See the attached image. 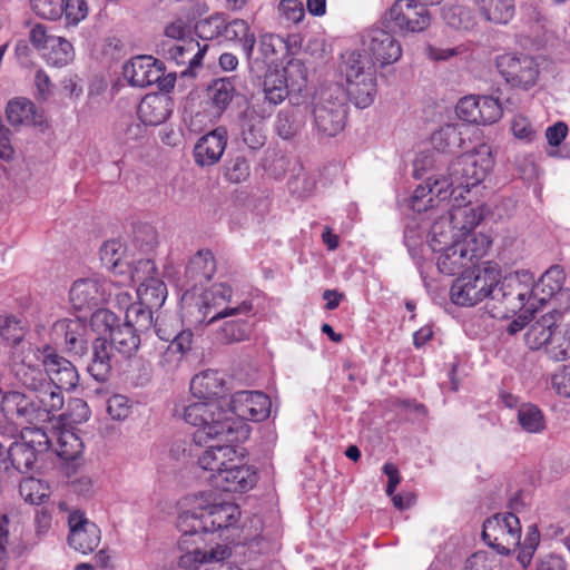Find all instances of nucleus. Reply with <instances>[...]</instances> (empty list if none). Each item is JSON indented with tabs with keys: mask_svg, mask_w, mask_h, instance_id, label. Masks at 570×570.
I'll return each mask as SVG.
<instances>
[{
	"mask_svg": "<svg viewBox=\"0 0 570 570\" xmlns=\"http://www.w3.org/2000/svg\"><path fill=\"white\" fill-rule=\"evenodd\" d=\"M115 301L120 308H125V323L122 325L130 326L132 328L136 320L139 318L140 313H149L153 309L140 301L132 302L131 292L125 288H118L115 293Z\"/></svg>",
	"mask_w": 570,
	"mask_h": 570,
	"instance_id": "nucleus-46",
	"label": "nucleus"
},
{
	"mask_svg": "<svg viewBox=\"0 0 570 570\" xmlns=\"http://www.w3.org/2000/svg\"><path fill=\"white\" fill-rule=\"evenodd\" d=\"M122 73L131 86L144 88L160 81L164 65L151 56H137L125 63Z\"/></svg>",
	"mask_w": 570,
	"mask_h": 570,
	"instance_id": "nucleus-25",
	"label": "nucleus"
},
{
	"mask_svg": "<svg viewBox=\"0 0 570 570\" xmlns=\"http://www.w3.org/2000/svg\"><path fill=\"white\" fill-rule=\"evenodd\" d=\"M551 387L562 397H570V365H563L551 375Z\"/></svg>",
	"mask_w": 570,
	"mask_h": 570,
	"instance_id": "nucleus-64",
	"label": "nucleus"
},
{
	"mask_svg": "<svg viewBox=\"0 0 570 570\" xmlns=\"http://www.w3.org/2000/svg\"><path fill=\"white\" fill-rule=\"evenodd\" d=\"M216 273V261L208 249H200L193 255L185 269L186 282L183 285L185 293L181 297L184 304H189L191 312H195V298L209 285ZM214 283L210 284V286Z\"/></svg>",
	"mask_w": 570,
	"mask_h": 570,
	"instance_id": "nucleus-16",
	"label": "nucleus"
},
{
	"mask_svg": "<svg viewBox=\"0 0 570 570\" xmlns=\"http://www.w3.org/2000/svg\"><path fill=\"white\" fill-rule=\"evenodd\" d=\"M109 340L115 350L126 356L132 355L140 344L139 334H136L132 327L125 325L117 326Z\"/></svg>",
	"mask_w": 570,
	"mask_h": 570,
	"instance_id": "nucleus-47",
	"label": "nucleus"
},
{
	"mask_svg": "<svg viewBox=\"0 0 570 570\" xmlns=\"http://www.w3.org/2000/svg\"><path fill=\"white\" fill-rule=\"evenodd\" d=\"M517 420L522 431L527 433H542L547 428L543 412L532 403H522L518 406Z\"/></svg>",
	"mask_w": 570,
	"mask_h": 570,
	"instance_id": "nucleus-43",
	"label": "nucleus"
},
{
	"mask_svg": "<svg viewBox=\"0 0 570 570\" xmlns=\"http://www.w3.org/2000/svg\"><path fill=\"white\" fill-rule=\"evenodd\" d=\"M500 269L491 263L459 276L450 288L451 302L461 307H473L485 298L492 299L493 286L499 285Z\"/></svg>",
	"mask_w": 570,
	"mask_h": 570,
	"instance_id": "nucleus-12",
	"label": "nucleus"
},
{
	"mask_svg": "<svg viewBox=\"0 0 570 570\" xmlns=\"http://www.w3.org/2000/svg\"><path fill=\"white\" fill-rule=\"evenodd\" d=\"M227 146V130L217 127L203 135L194 147L195 163L202 167L217 164L225 153Z\"/></svg>",
	"mask_w": 570,
	"mask_h": 570,
	"instance_id": "nucleus-27",
	"label": "nucleus"
},
{
	"mask_svg": "<svg viewBox=\"0 0 570 570\" xmlns=\"http://www.w3.org/2000/svg\"><path fill=\"white\" fill-rule=\"evenodd\" d=\"M257 481V469L247 462L246 451L242 449L236 460L218 474H214L213 485L226 492L243 493L252 490Z\"/></svg>",
	"mask_w": 570,
	"mask_h": 570,
	"instance_id": "nucleus-18",
	"label": "nucleus"
},
{
	"mask_svg": "<svg viewBox=\"0 0 570 570\" xmlns=\"http://www.w3.org/2000/svg\"><path fill=\"white\" fill-rule=\"evenodd\" d=\"M43 60L53 67H65L72 62L75 50L69 40L62 37L49 40L48 46L41 51Z\"/></svg>",
	"mask_w": 570,
	"mask_h": 570,
	"instance_id": "nucleus-42",
	"label": "nucleus"
},
{
	"mask_svg": "<svg viewBox=\"0 0 570 570\" xmlns=\"http://www.w3.org/2000/svg\"><path fill=\"white\" fill-rule=\"evenodd\" d=\"M90 325L94 332L97 333L98 337L111 336V332H115L118 324V317L109 309L98 308L90 318Z\"/></svg>",
	"mask_w": 570,
	"mask_h": 570,
	"instance_id": "nucleus-51",
	"label": "nucleus"
},
{
	"mask_svg": "<svg viewBox=\"0 0 570 570\" xmlns=\"http://www.w3.org/2000/svg\"><path fill=\"white\" fill-rule=\"evenodd\" d=\"M500 559L489 551H476L464 563V570H498Z\"/></svg>",
	"mask_w": 570,
	"mask_h": 570,
	"instance_id": "nucleus-59",
	"label": "nucleus"
},
{
	"mask_svg": "<svg viewBox=\"0 0 570 570\" xmlns=\"http://www.w3.org/2000/svg\"><path fill=\"white\" fill-rule=\"evenodd\" d=\"M286 48V41L278 35L265 33L259 37L258 50L264 60L273 59L274 56Z\"/></svg>",
	"mask_w": 570,
	"mask_h": 570,
	"instance_id": "nucleus-60",
	"label": "nucleus"
},
{
	"mask_svg": "<svg viewBox=\"0 0 570 570\" xmlns=\"http://www.w3.org/2000/svg\"><path fill=\"white\" fill-rule=\"evenodd\" d=\"M158 279L155 263L148 258L129 261V267H125V275L115 281L119 288L129 289L131 284H145Z\"/></svg>",
	"mask_w": 570,
	"mask_h": 570,
	"instance_id": "nucleus-34",
	"label": "nucleus"
},
{
	"mask_svg": "<svg viewBox=\"0 0 570 570\" xmlns=\"http://www.w3.org/2000/svg\"><path fill=\"white\" fill-rule=\"evenodd\" d=\"M185 539H178L177 548L180 552L178 567L181 570H242L233 566L228 560L232 549L225 543L215 546L191 544Z\"/></svg>",
	"mask_w": 570,
	"mask_h": 570,
	"instance_id": "nucleus-13",
	"label": "nucleus"
},
{
	"mask_svg": "<svg viewBox=\"0 0 570 570\" xmlns=\"http://www.w3.org/2000/svg\"><path fill=\"white\" fill-rule=\"evenodd\" d=\"M191 314L196 323L204 325L224 320L217 337L224 343H234L246 340L250 333L248 317L253 314V303L238 301L230 284L219 277L195 298Z\"/></svg>",
	"mask_w": 570,
	"mask_h": 570,
	"instance_id": "nucleus-2",
	"label": "nucleus"
},
{
	"mask_svg": "<svg viewBox=\"0 0 570 570\" xmlns=\"http://www.w3.org/2000/svg\"><path fill=\"white\" fill-rule=\"evenodd\" d=\"M100 259L108 269L114 272L116 277L125 275V267H129L126 247L117 239H110L102 244Z\"/></svg>",
	"mask_w": 570,
	"mask_h": 570,
	"instance_id": "nucleus-37",
	"label": "nucleus"
},
{
	"mask_svg": "<svg viewBox=\"0 0 570 570\" xmlns=\"http://www.w3.org/2000/svg\"><path fill=\"white\" fill-rule=\"evenodd\" d=\"M228 415L233 421L261 422L271 414L272 402L269 397L259 391H237L228 403Z\"/></svg>",
	"mask_w": 570,
	"mask_h": 570,
	"instance_id": "nucleus-19",
	"label": "nucleus"
},
{
	"mask_svg": "<svg viewBox=\"0 0 570 570\" xmlns=\"http://www.w3.org/2000/svg\"><path fill=\"white\" fill-rule=\"evenodd\" d=\"M556 323L551 314L542 315L528 328L525 344L533 351L542 348L550 361L566 362L570 360V322Z\"/></svg>",
	"mask_w": 570,
	"mask_h": 570,
	"instance_id": "nucleus-8",
	"label": "nucleus"
},
{
	"mask_svg": "<svg viewBox=\"0 0 570 570\" xmlns=\"http://www.w3.org/2000/svg\"><path fill=\"white\" fill-rule=\"evenodd\" d=\"M63 0H30L32 11L40 18L56 21L62 18Z\"/></svg>",
	"mask_w": 570,
	"mask_h": 570,
	"instance_id": "nucleus-58",
	"label": "nucleus"
},
{
	"mask_svg": "<svg viewBox=\"0 0 570 570\" xmlns=\"http://www.w3.org/2000/svg\"><path fill=\"white\" fill-rule=\"evenodd\" d=\"M484 542L500 554H509L521 543L520 520L513 513H498L483 523Z\"/></svg>",
	"mask_w": 570,
	"mask_h": 570,
	"instance_id": "nucleus-15",
	"label": "nucleus"
},
{
	"mask_svg": "<svg viewBox=\"0 0 570 570\" xmlns=\"http://www.w3.org/2000/svg\"><path fill=\"white\" fill-rule=\"evenodd\" d=\"M48 436L52 441L49 444V449H53L56 454L62 460H75L82 452V442L73 428L62 425L61 423L52 424Z\"/></svg>",
	"mask_w": 570,
	"mask_h": 570,
	"instance_id": "nucleus-30",
	"label": "nucleus"
},
{
	"mask_svg": "<svg viewBox=\"0 0 570 570\" xmlns=\"http://www.w3.org/2000/svg\"><path fill=\"white\" fill-rule=\"evenodd\" d=\"M341 72L346 80V94L361 109L370 107L377 95V78L374 62L360 50L342 55Z\"/></svg>",
	"mask_w": 570,
	"mask_h": 570,
	"instance_id": "nucleus-7",
	"label": "nucleus"
},
{
	"mask_svg": "<svg viewBox=\"0 0 570 570\" xmlns=\"http://www.w3.org/2000/svg\"><path fill=\"white\" fill-rule=\"evenodd\" d=\"M0 410L6 416L16 420L19 424L29 423L33 425L24 426L22 429L20 441H16L9 446V455L7 456L11 461V469L19 472H27L32 469L38 455L49 450V444L52 442L48 436L47 430L43 426H38L37 424L51 422L55 419V413L57 411H53L50 414V417L45 421H27L19 419L17 414H7L1 407Z\"/></svg>",
	"mask_w": 570,
	"mask_h": 570,
	"instance_id": "nucleus-10",
	"label": "nucleus"
},
{
	"mask_svg": "<svg viewBox=\"0 0 570 570\" xmlns=\"http://www.w3.org/2000/svg\"><path fill=\"white\" fill-rule=\"evenodd\" d=\"M207 91L213 108L222 114L232 102L236 89L230 78H219L208 86Z\"/></svg>",
	"mask_w": 570,
	"mask_h": 570,
	"instance_id": "nucleus-44",
	"label": "nucleus"
},
{
	"mask_svg": "<svg viewBox=\"0 0 570 570\" xmlns=\"http://www.w3.org/2000/svg\"><path fill=\"white\" fill-rule=\"evenodd\" d=\"M430 196L424 197L423 200L426 202ZM432 196L434 202L428 203L426 208L421 212L415 210L412 206V200L410 202L412 210L417 214H422L428 209L446 213V215H441L433 222L426 236V245L432 252L444 249L449 245L464 240L466 235L476 234L472 230L482 222L487 214L484 205H473L471 202H455L454 198L439 202L434 195Z\"/></svg>",
	"mask_w": 570,
	"mask_h": 570,
	"instance_id": "nucleus-4",
	"label": "nucleus"
},
{
	"mask_svg": "<svg viewBox=\"0 0 570 570\" xmlns=\"http://www.w3.org/2000/svg\"><path fill=\"white\" fill-rule=\"evenodd\" d=\"M560 278L557 268H549L538 281L531 272L518 271L500 277L499 285L493 286L492 301L501 303L505 314L524 311L532 315L544 305Z\"/></svg>",
	"mask_w": 570,
	"mask_h": 570,
	"instance_id": "nucleus-5",
	"label": "nucleus"
},
{
	"mask_svg": "<svg viewBox=\"0 0 570 570\" xmlns=\"http://www.w3.org/2000/svg\"><path fill=\"white\" fill-rule=\"evenodd\" d=\"M239 442H222L216 445L207 446L197 458V465L209 473L208 480L213 484L214 474H218L226 469L243 448Z\"/></svg>",
	"mask_w": 570,
	"mask_h": 570,
	"instance_id": "nucleus-26",
	"label": "nucleus"
},
{
	"mask_svg": "<svg viewBox=\"0 0 570 570\" xmlns=\"http://www.w3.org/2000/svg\"><path fill=\"white\" fill-rule=\"evenodd\" d=\"M190 392L198 402H219L226 392L225 375L215 370L196 374L190 381Z\"/></svg>",
	"mask_w": 570,
	"mask_h": 570,
	"instance_id": "nucleus-28",
	"label": "nucleus"
},
{
	"mask_svg": "<svg viewBox=\"0 0 570 570\" xmlns=\"http://www.w3.org/2000/svg\"><path fill=\"white\" fill-rule=\"evenodd\" d=\"M363 46L382 68L397 62L403 53L400 41L379 27L367 29L362 37Z\"/></svg>",
	"mask_w": 570,
	"mask_h": 570,
	"instance_id": "nucleus-22",
	"label": "nucleus"
},
{
	"mask_svg": "<svg viewBox=\"0 0 570 570\" xmlns=\"http://www.w3.org/2000/svg\"><path fill=\"white\" fill-rule=\"evenodd\" d=\"M307 116L318 137H335L346 125V94L340 86L328 88L312 106H307Z\"/></svg>",
	"mask_w": 570,
	"mask_h": 570,
	"instance_id": "nucleus-9",
	"label": "nucleus"
},
{
	"mask_svg": "<svg viewBox=\"0 0 570 570\" xmlns=\"http://www.w3.org/2000/svg\"><path fill=\"white\" fill-rule=\"evenodd\" d=\"M552 268H557L560 272L561 278L558 282V286L553 287L551 296L544 299V304H552V311L548 314H551L556 320H558L570 309V288L563 287L566 278L563 271L559 266H553Z\"/></svg>",
	"mask_w": 570,
	"mask_h": 570,
	"instance_id": "nucleus-48",
	"label": "nucleus"
},
{
	"mask_svg": "<svg viewBox=\"0 0 570 570\" xmlns=\"http://www.w3.org/2000/svg\"><path fill=\"white\" fill-rule=\"evenodd\" d=\"M271 114L272 111L266 109L257 111L255 106L245 110L242 119V139L249 149L257 150L265 145L264 119Z\"/></svg>",
	"mask_w": 570,
	"mask_h": 570,
	"instance_id": "nucleus-31",
	"label": "nucleus"
},
{
	"mask_svg": "<svg viewBox=\"0 0 570 570\" xmlns=\"http://www.w3.org/2000/svg\"><path fill=\"white\" fill-rule=\"evenodd\" d=\"M114 281L102 277L79 278L69 291V299L77 311H90L107 303L118 291Z\"/></svg>",
	"mask_w": 570,
	"mask_h": 570,
	"instance_id": "nucleus-17",
	"label": "nucleus"
},
{
	"mask_svg": "<svg viewBox=\"0 0 570 570\" xmlns=\"http://www.w3.org/2000/svg\"><path fill=\"white\" fill-rule=\"evenodd\" d=\"M62 10L66 26H77L88 14V6L85 0H63Z\"/></svg>",
	"mask_w": 570,
	"mask_h": 570,
	"instance_id": "nucleus-61",
	"label": "nucleus"
},
{
	"mask_svg": "<svg viewBox=\"0 0 570 570\" xmlns=\"http://www.w3.org/2000/svg\"><path fill=\"white\" fill-rule=\"evenodd\" d=\"M68 544L73 550L87 554L100 543L101 533L96 523L86 518L80 510H73L68 515Z\"/></svg>",
	"mask_w": 570,
	"mask_h": 570,
	"instance_id": "nucleus-24",
	"label": "nucleus"
},
{
	"mask_svg": "<svg viewBox=\"0 0 570 570\" xmlns=\"http://www.w3.org/2000/svg\"><path fill=\"white\" fill-rule=\"evenodd\" d=\"M222 39L239 43L247 59H252L256 38L247 21L243 19L225 20Z\"/></svg>",
	"mask_w": 570,
	"mask_h": 570,
	"instance_id": "nucleus-35",
	"label": "nucleus"
},
{
	"mask_svg": "<svg viewBox=\"0 0 570 570\" xmlns=\"http://www.w3.org/2000/svg\"><path fill=\"white\" fill-rule=\"evenodd\" d=\"M130 410L131 402L122 394L111 395L107 400V413L115 421H122L127 419Z\"/></svg>",
	"mask_w": 570,
	"mask_h": 570,
	"instance_id": "nucleus-62",
	"label": "nucleus"
},
{
	"mask_svg": "<svg viewBox=\"0 0 570 570\" xmlns=\"http://www.w3.org/2000/svg\"><path fill=\"white\" fill-rule=\"evenodd\" d=\"M157 335L160 340L169 342L170 351L175 350L185 355L191 348L194 335L190 330H173L170 333H166V331L159 326L157 327Z\"/></svg>",
	"mask_w": 570,
	"mask_h": 570,
	"instance_id": "nucleus-55",
	"label": "nucleus"
},
{
	"mask_svg": "<svg viewBox=\"0 0 570 570\" xmlns=\"http://www.w3.org/2000/svg\"><path fill=\"white\" fill-rule=\"evenodd\" d=\"M443 20L453 29L468 30L473 27V18L466 8L460 4L444 6L442 8Z\"/></svg>",
	"mask_w": 570,
	"mask_h": 570,
	"instance_id": "nucleus-52",
	"label": "nucleus"
},
{
	"mask_svg": "<svg viewBox=\"0 0 570 570\" xmlns=\"http://www.w3.org/2000/svg\"><path fill=\"white\" fill-rule=\"evenodd\" d=\"M21 498L30 504H40L49 497V487L36 478H26L19 484Z\"/></svg>",
	"mask_w": 570,
	"mask_h": 570,
	"instance_id": "nucleus-49",
	"label": "nucleus"
},
{
	"mask_svg": "<svg viewBox=\"0 0 570 570\" xmlns=\"http://www.w3.org/2000/svg\"><path fill=\"white\" fill-rule=\"evenodd\" d=\"M502 106L491 96H466L455 107L456 116L469 124L491 125L502 117Z\"/></svg>",
	"mask_w": 570,
	"mask_h": 570,
	"instance_id": "nucleus-20",
	"label": "nucleus"
},
{
	"mask_svg": "<svg viewBox=\"0 0 570 570\" xmlns=\"http://www.w3.org/2000/svg\"><path fill=\"white\" fill-rule=\"evenodd\" d=\"M240 515L239 508L227 501L217 502L212 493H199L186 498L177 518L179 539L189 537L191 544L207 546L206 535L235 524Z\"/></svg>",
	"mask_w": 570,
	"mask_h": 570,
	"instance_id": "nucleus-3",
	"label": "nucleus"
},
{
	"mask_svg": "<svg viewBox=\"0 0 570 570\" xmlns=\"http://www.w3.org/2000/svg\"><path fill=\"white\" fill-rule=\"evenodd\" d=\"M285 76L281 75L278 69L268 70L263 80L264 101L271 108L282 104L288 96L291 88L286 82ZM272 111V109H269Z\"/></svg>",
	"mask_w": 570,
	"mask_h": 570,
	"instance_id": "nucleus-38",
	"label": "nucleus"
},
{
	"mask_svg": "<svg viewBox=\"0 0 570 570\" xmlns=\"http://www.w3.org/2000/svg\"><path fill=\"white\" fill-rule=\"evenodd\" d=\"M282 76H285L286 82L292 91H301L307 82V69L299 59L292 58L286 66L278 69Z\"/></svg>",
	"mask_w": 570,
	"mask_h": 570,
	"instance_id": "nucleus-50",
	"label": "nucleus"
},
{
	"mask_svg": "<svg viewBox=\"0 0 570 570\" xmlns=\"http://www.w3.org/2000/svg\"><path fill=\"white\" fill-rule=\"evenodd\" d=\"M90 415L91 411L83 400L72 399L68 403L67 412L59 416L58 423L71 428V425L87 422Z\"/></svg>",
	"mask_w": 570,
	"mask_h": 570,
	"instance_id": "nucleus-54",
	"label": "nucleus"
},
{
	"mask_svg": "<svg viewBox=\"0 0 570 570\" xmlns=\"http://www.w3.org/2000/svg\"><path fill=\"white\" fill-rule=\"evenodd\" d=\"M250 166L246 158L236 156L225 164V178L232 184H240L248 179Z\"/></svg>",
	"mask_w": 570,
	"mask_h": 570,
	"instance_id": "nucleus-57",
	"label": "nucleus"
},
{
	"mask_svg": "<svg viewBox=\"0 0 570 570\" xmlns=\"http://www.w3.org/2000/svg\"><path fill=\"white\" fill-rule=\"evenodd\" d=\"M499 72L513 87L529 89L537 82L539 70L531 57L505 53L497 59Z\"/></svg>",
	"mask_w": 570,
	"mask_h": 570,
	"instance_id": "nucleus-21",
	"label": "nucleus"
},
{
	"mask_svg": "<svg viewBox=\"0 0 570 570\" xmlns=\"http://www.w3.org/2000/svg\"><path fill=\"white\" fill-rule=\"evenodd\" d=\"M494 157L491 146L480 144L472 150L460 155L448 168L446 176H430L423 185H419L412 196V206L421 212L428 203H433V196L425 202L424 197L434 195L439 202L454 198L464 202V193L479 186L491 174Z\"/></svg>",
	"mask_w": 570,
	"mask_h": 570,
	"instance_id": "nucleus-1",
	"label": "nucleus"
},
{
	"mask_svg": "<svg viewBox=\"0 0 570 570\" xmlns=\"http://www.w3.org/2000/svg\"><path fill=\"white\" fill-rule=\"evenodd\" d=\"M383 20L395 32L407 36L425 31L432 21L430 10L419 0H395Z\"/></svg>",
	"mask_w": 570,
	"mask_h": 570,
	"instance_id": "nucleus-14",
	"label": "nucleus"
},
{
	"mask_svg": "<svg viewBox=\"0 0 570 570\" xmlns=\"http://www.w3.org/2000/svg\"><path fill=\"white\" fill-rule=\"evenodd\" d=\"M165 56L177 65L185 67L183 76L194 77L203 66V59L208 45H200L194 38L180 42H164L161 45Z\"/></svg>",
	"mask_w": 570,
	"mask_h": 570,
	"instance_id": "nucleus-23",
	"label": "nucleus"
},
{
	"mask_svg": "<svg viewBox=\"0 0 570 570\" xmlns=\"http://www.w3.org/2000/svg\"><path fill=\"white\" fill-rule=\"evenodd\" d=\"M225 17L219 13L200 19L195 23V32L203 40L222 38Z\"/></svg>",
	"mask_w": 570,
	"mask_h": 570,
	"instance_id": "nucleus-53",
	"label": "nucleus"
},
{
	"mask_svg": "<svg viewBox=\"0 0 570 570\" xmlns=\"http://www.w3.org/2000/svg\"><path fill=\"white\" fill-rule=\"evenodd\" d=\"M491 245L492 239L484 233L466 235L464 240L433 252L438 269L445 275H456L470 269L488 253Z\"/></svg>",
	"mask_w": 570,
	"mask_h": 570,
	"instance_id": "nucleus-11",
	"label": "nucleus"
},
{
	"mask_svg": "<svg viewBox=\"0 0 570 570\" xmlns=\"http://www.w3.org/2000/svg\"><path fill=\"white\" fill-rule=\"evenodd\" d=\"M92 362L89 372L97 381H105L110 371V357L115 347L107 337H97L94 342Z\"/></svg>",
	"mask_w": 570,
	"mask_h": 570,
	"instance_id": "nucleus-40",
	"label": "nucleus"
},
{
	"mask_svg": "<svg viewBox=\"0 0 570 570\" xmlns=\"http://www.w3.org/2000/svg\"><path fill=\"white\" fill-rule=\"evenodd\" d=\"M174 102L166 94H148L138 106V117L147 126L165 122L173 112Z\"/></svg>",
	"mask_w": 570,
	"mask_h": 570,
	"instance_id": "nucleus-29",
	"label": "nucleus"
},
{
	"mask_svg": "<svg viewBox=\"0 0 570 570\" xmlns=\"http://www.w3.org/2000/svg\"><path fill=\"white\" fill-rule=\"evenodd\" d=\"M306 117L307 106H297L295 108L281 111L276 120L277 134L284 139L292 138L304 127Z\"/></svg>",
	"mask_w": 570,
	"mask_h": 570,
	"instance_id": "nucleus-39",
	"label": "nucleus"
},
{
	"mask_svg": "<svg viewBox=\"0 0 570 570\" xmlns=\"http://www.w3.org/2000/svg\"><path fill=\"white\" fill-rule=\"evenodd\" d=\"M138 301L150 308H159L166 301L167 288L163 281L151 279L149 283L140 284L136 288Z\"/></svg>",
	"mask_w": 570,
	"mask_h": 570,
	"instance_id": "nucleus-45",
	"label": "nucleus"
},
{
	"mask_svg": "<svg viewBox=\"0 0 570 570\" xmlns=\"http://www.w3.org/2000/svg\"><path fill=\"white\" fill-rule=\"evenodd\" d=\"M476 3L481 16L498 24L508 23L515 12L513 0H478Z\"/></svg>",
	"mask_w": 570,
	"mask_h": 570,
	"instance_id": "nucleus-41",
	"label": "nucleus"
},
{
	"mask_svg": "<svg viewBox=\"0 0 570 570\" xmlns=\"http://www.w3.org/2000/svg\"><path fill=\"white\" fill-rule=\"evenodd\" d=\"M184 421L195 428L193 440L202 445L209 441L245 442L250 434L248 423L233 421L219 402H193L185 406Z\"/></svg>",
	"mask_w": 570,
	"mask_h": 570,
	"instance_id": "nucleus-6",
	"label": "nucleus"
},
{
	"mask_svg": "<svg viewBox=\"0 0 570 570\" xmlns=\"http://www.w3.org/2000/svg\"><path fill=\"white\" fill-rule=\"evenodd\" d=\"M511 130L513 136L524 142H531L537 137V130L530 122V120L522 116L515 115L511 121Z\"/></svg>",
	"mask_w": 570,
	"mask_h": 570,
	"instance_id": "nucleus-63",
	"label": "nucleus"
},
{
	"mask_svg": "<svg viewBox=\"0 0 570 570\" xmlns=\"http://www.w3.org/2000/svg\"><path fill=\"white\" fill-rule=\"evenodd\" d=\"M404 244L412 257L419 256L422 247L424 246L421 222L415 217L411 218L406 223L404 230Z\"/></svg>",
	"mask_w": 570,
	"mask_h": 570,
	"instance_id": "nucleus-56",
	"label": "nucleus"
},
{
	"mask_svg": "<svg viewBox=\"0 0 570 570\" xmlns=\"http://www.w3.org/2000/svg\"><path fill=\"white\" fill-rule=\"evenodd\" d=\"M463 129L464 126L460 124H448L431 136L432 147L443 154H453L458 151L463 142Z\"/></svg>",
	"mask_w": 570,
	"mask_h": 570,
	"instance_id": "nucleus-36",
	"label": "nucleus"
},
{
	"mask_svg": "<svg viewBox=\"0 0 570 570\" xmlns=\"http://www.w3.org/2000/svg\"><path fill=\"white\" fill-rule=\"evenodd\" d=\"M8 121L12 126H35L40 127L43 124V116L39 112L27 98H16L8 102L6 108Z\"/></svg>",
	"mask_w": 570,
	"mask_h": 570,
	"instance_id": "nucleus-32",
	"label": "nucleus"
},
{
	"mask_svg": "<svg viewBox=\"0 0 570 570\" xmlns=\"http://www.w3.org/2000/svg\"><path fill=\"white\" fill-rule=\"evenodd\" d=\"M53 333L56 336H63L65 346L75 353H82L86 350L85 324L80 318H65L55 323Z\"/></svg>",
	"mask_w": 570,
	"mask_h": 570,
	"instance_id": "nucleus-33",
	"label": "nucleus"
}]
</instances>
